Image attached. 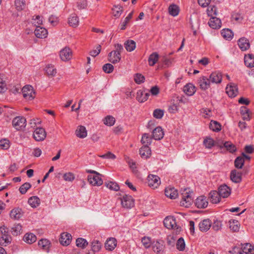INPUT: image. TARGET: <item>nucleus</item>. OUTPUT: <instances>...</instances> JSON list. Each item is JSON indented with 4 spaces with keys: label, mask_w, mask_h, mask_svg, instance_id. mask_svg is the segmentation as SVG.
Instances as JSON below:
<instances>
[{
    "label": "nucleus",
    "mask_w": 254,
    "mask_h": 254,
    "mask_svg": "<svg viewBox=\"0 0 254 254\" xmlns=\"http://www.w3.org/2000/svg\"><path fill=\"white\" fill-rule=\"evenodd\" d=\"M226 92L229 97H235L238 92L237 86L233 83H230L226 87Z\"/></svg>",
    "instance_id": "obj_11"
},
{
    "label": "nucleus",
    "mask_w": 254,
    "mask_h": 254,
    "mask_svg": "<svg viewBox=\"0 0 254 254\" xmlns=\"http://www.w3.org/2000/svg\"><path fill=\"white\" fill-rule=\"evenodd\" d=\"M209 78L212 83H220L222 81V75L221 72L215 71L211 73Z\"/></svg>",
    "instance_id": "obj_15"
},
{
    "label": "nucleus",
    "mask_w": 254,
    "mask_h": 254,
    "mask_svg": "<svg viewBox=\"0 0 254 254\" xmlns=\"http://www.w3.org/2000/svg\"><path fill=\"white\" fill-rule=\"evenodd\" d=\"M238 44L243 51L247 50L250 47L249 41L245 37L240 38L238 41Z\"/></svg>",
    "instance_id": "obj_19"
},
{
    "label": "nucleus",
    "mask_w": 254,
    "mask_h": 254,
    "mask_svg": "<svg viewBox=\"0 0 254 254\" xmlns=\"http://www.w3.org/2000/svg\"><path fill=\"white\" fill-rule=\"evenodd\" d=\"M212 225V222L209 219H205L200 222L198 225L201 232H205L209 230Z\"/></svg>",
    "instance_id": "obj_13"
},
{
    "label": "nucleus",
    "mask_w": 254,
    "mask_h": 254,
    "mask_svg": "<svg viewBox=\"0 0 254 254\" xmlns=\"http://www.w3.org/2000/svg\"><path fill=\"white\" fill-rule=\"evenodd\" d=\"M33 136L37 141H43L46 137V132L42 127H37L33 132Z\"/></svg>",
    "instance_id": "obj_6"
},
{
    "label": "nucleus",
    "mask_w": 254,
    "mask_h": 254,
    "mask_svg": "<svg viewBox=\"0 0 254 254\" xmlns=\"http://www.w3.org/2000/svg\"><path fill=\"white\" fill-rule=\"evenodd\" d=\"M195 204L197 208H204L207 206L208 203L206 197L201 195L196 199Z\"/></svg>",
    "instance_id": "obj_16"
},
{
    "label": "nucleus",
    "mask_w": 254,
    "mask_h": 254,
    "mask_svg": "<svg viewBox=\"0 0 254 254\" xmlns=\"http://www.w3.org/2000/svg\"><path fill=\"white\" fill-rule=\"evenodd\" d=\"M63 178L65 181L72 182L74 180L75 177L73 174L68 172L65 173L63 175Z\"/></svg>",
    "instance_id": "obj_64"
},
{
    "label": "nucleus",
    "mask_w": 254,
    "mask_h": 254,
    "mask_svg": "<svg viewBox=\"0 0 254 254\" xmlns=\"http://www.w3.org/2000/svg\"><path fill=\"white\" fill-rule=\"evenodd\" d=\"M184 91L187 95L191 96L195 92V87L191 84H188L184 86Z\"/></svg>",
    "instance_id": "obj_36"
},
{
    "label": "nucleus",
    "mask_w": 254,
    "mask_h": 254,
    "mask_svg": "<svg viewBox=\"0 0 254 254\" xmlns=\"http://www.w3.org/2000/svg\"><path fill=\"white\" fill-rule=\"evenodd\" d=\"M101 248V244L98 240H94L91 243L92 250L94 252H99Z\"/></svg>",
    "instance_id": "obj_54"
},
{
    "label": "nucleus",
    "mask_w": 254,
    "mask_h": 254,
    "mask_svg": "<svg viewBox=\"0 0 254 254\" xmlns=\"http://www.w3.org/2000/svg\"><path fill=\"white\" fill-rule=\"evenodd\" d=\"M22 227L19 224H14L11 229V233L14 236H17L21 233Z\"/></svg>",
    "instance_id": "obj_46"
},
{
    "label": "nucleus",
    "mask_w": 254,
    "mask_h": 254,
    "mask_svg": "<svg viewBox=\"0 0 254 254\" xmlns=\"http://www.w3.org/2000/svg\"><path fill=\"white\" fill-rule=\"evenodd\" d=\"M26 122L24 118L16 117L12 121V126L16 130H22L25 127Z\"/></svg>",
    "instance_id": "obj_4"
},
{
    "label": "nucleus",
    "mask_w": 254,
    "mask_h": 254,
    "mask_svg": "<svg viewBox=\"0 0 254 254\" xmlns=\"http://www.w3.org/2000/svg\"><path fill=\"white\" fill-rule=\"evenodd\" d=\"M60 56L63 61H68L72 58V51L70 48L65 47L60 51Z\"/></svg>",
    "instance_id": "obj_8"
},
{
    "label": "nucleus",
    "mask_w": 254,
    "mask_h": 254,
    "mask_svg": "<svg viewBox=\"0 0 254 254\" xmlns=\"http://www.w3.org/2000/svg\"><path fill=\"white\" fill-rule=\"evenodd\" d=\"M45 70L48 76H54L57 73L56 68L54 65L51 64H48L46 66Z\"/></svg>",
    "instance_id": "obj_34"
},
{
    "label": "nucleus",
    "mask_w": 254,
    "mask_h": 254,
    "mask_svg": "<svg viewBox=\"0 0 254 254\" xmlns=\"http://www.w3.org/2000/svg\"><path fill=\"white\" fill-rule=\"evenodd\" d=\"M142 144L144 145H147L151 144V138L150 137L149 134L147 133H144L143 134L142 139L141 140Z\"/></svg>",
    "instance_id": "obj_55"
},
{
    "label": "nucleus",
    "mask_w": 254,
    "mask_h": 254,
    "mask_svg": "<svg viewBox=\"0 0 254 254\" xmlns=\"http://www.w3.org/2000/svg\"><path fill=\"white\" fill-rule=\"evenodd\" d=\"M76 244L78 247L81 248L82 249L85 248L88 245V242L87 241L81 238L77 239Z\"/></svg>",
    "instance_id": "obj_53"
},
{
    "label": "nucleus",
    "mask_w": 254,
    "mask_h": 254,
    "mask_svg": "<svg viewBox=\"0 0 254 254\" xmlns=\"http://www.w3.org/2000/svg\"><path fill=\"white\" fill-rule=\"evenodd\" d=\"M223 146L230 152H234L236 150V147L230 142H225L223 143Z\"/></svg>",
    "instance_id": "obj_58"
},
{
    "label": "nucleus",
    "mask_w": 254,
    "mask_h": 254,
    "mask_svg": "<svg viewBox=\"0 0 254 254\" xmlns=\"http://www.w3.org/2000/svg\"><path fill=\"white\" fill-rule=\"evenodd\" d=\"M38 245L42 248L43 250L48 252L50 245V242L47 239H42L38 242Z\"/></svg>",
    "instance_id": "obj_35"
},
{
    "label": "nucleus",
    "mask_w": 254,
    "mask_h": 254,
    "mask_svg": "<svg viewBox=\"0 0 254 254\" xmlns=\"http://www.w3.org/2000/svg\"><path fill=\"white\" fill-rule=\"evenodd\" d=\"M133 15V11H131L128 15L125 18L124 21L121 24V29L125 30L126 28L127 24L129 22L130 20L132 18Z\"/></svg>",
    "instance_id": "obj_49"
},
{
    "label": "nucleus",
    "mask_w": 254,
    "mask_h": 254,
    "mask_svg": "<svg viewBox=\"0 0 254 254\" xmlns=\"http://www.w3.org/2000/svg\"><path fill=\"white\" fill-rule=\"evenodd\" d=\"M1 233L2 235L0 238V244L6 246L10 243L11 240V237L7 235V230L2 227H1Z\"/></svg>",
    "instance_id": "obj_9"
},
{
    "label": "nucleus",
    "mask_w": 254,
    "mask_h": 254,
    "mask_svg": "<svg viewBox=\"0 0 254 254\" xmlns=\"http://www.w3.org/2000/svg\"><path fill=\"white\" fill-rule=\"evenodd\" d=\"M243 251L246 254H254V246L250 244H246L243 248Z\"/></svg>",
    "instance_id": "obj_52"
},
{
    "label": "nucleus",
    "mask_w": 254,
    "mask_h": 254,
    "mask_svg": "<svg viewBox=\"0 0 254 254\" xmlns=\"http://www.w3.org/2000/svg\"><path fill=\"white\" fill-rule=\"evenodd\" d=\"M88 173L93 174L94 175H89L88 181L93 186H100L103 184V180L101 178V175L95 171L91 170H86Z\"/></svg>",
    "instance_id": "obj_2"
},
{
    "label": "nucleus",
    "mask_w": 254,
    "mask_h": 254,
    "mask_svg": "<svg viewBox=\"0 0 254 254\" xmlns=\"http://www.w3.org/2000/svg\"><path fill=\"white\" fill-rule=\"evenodd\" d=\"M230 178L232 182L239 183L242 181V173L236 170H233L231 172Z\"/></svg>",
    "instance_id": "obj_20"
},
{
    "label": "nucleus",
    "mask_w": 254,
    "mask_h": 254,
    "mask_svg": "<svg viewBox=\"0 0 254 254\" xmlns=\"http://www.w3.org/2000/svg\"><path fill=\"white\" fill-rule=\"evenodd\" d=\"M229 228L233 232H237L239 231L240 224L238 221L236 220H230L229 221Z\"/></svg>",
    "instance_id": "obj_31"
},
{
    "label": "nucleus",
    "mask_w": 254,
    "mask_h": 254,
    "mask_svg": "<svg viewBox=\"0 0 254 254\" xmlns=\"http://www.w3.org/2000/svg\"><path fill=\"white\" fill-rule=\"evenodd\" d=\"M161 183L160 178L155 175H149L148 176V186L153 189L157 188Z\"/></svg>",
    "instance_id": "obj_7"
},
{
    "label": "nucleus",
    "mask_w": 254,
    "mask_h": 254,
    "mask_svg": "<svg viewBox=\"0 0 254 254\" xmlns=\"http://www.w3.org/2000/svg\"><path fill=\"white\" fill-rule=\"evenodd\" d=\"M23 240L26 243L31 244L36 241L37 238L36 236L32 233L26 234L23 238Z\"/></svg>",
    "instance_id": "obj_39"
},
{
    "label": "nucleus",
    "mask_w": 254,
    "mask_h": 254,
    "mask_svg": "<svg viewBox=\"0 0 254 254\" xmlns=\"http://www.w3.org/2000/svg\"><path fill=\"white\" fill-rule=\"evenodd\" d=\"M25 0H15V5L18 10L24 9L25 7Z\"/></svg>",
    "instance_id": "obj_51"
},
{
    "label": "nucleus",
    "mask_w": 254,
    "mask_h": 254,
    "mask_svg": "<svg viewBox=\"0 0 254 254\" xmlns=\"http://www.w3.org/2000/svg\"><path fill=\"white\" fill-rule=\"evenodd\" d=\"M117 241L114 238H110L106 242L105 247L109 251H113L117 246Z\"/></svg>",
    "instance_id": "obj_23"
},
{
    "label": "nucleus",
    "mask_w": 254,
    "mask_h": 254,
    "mask_svg": "<svg viewBox=\"0 0 254 254\" xmlns=\"http://www.w3.org/2000/svg\"><path fill=\"white\" fill-rule=\"evenodd\" d=\"M164 136V132L160 127H158L153 130L152 138L155 140H160Z\"/></svg>",
    "instance_id": "obj_25"
},
{
    "label": "nucleus",
    "mask_w": 254,
    "mask_h": 254,
    "mask_svg": "<svg viewBox=\"0 0 254 254\" xmlns=\"http://www.w3.org/2000/svg\"><path fill=\"white\" fill-rule=\"evenodd\" d=\"M75 134L77 137L80 138L86 137L87 135L86 128L82 126H79L76 130Z\"/></svg>",
    "instance_id": "obj_29"
},
{
    "label": "nucleus",
    "mask_w": 254,
    "mask_h": 254,
    "mask_svg": "<svg viewBox=\"0 0 254 254\" xmlns=\"http://www.w3.org/2000/svg\"><path fill=\"white\" fill-rule=\"evenodd\" d=\"M208 24L213 29H218L221 27V22L219 18L213 16L210 18Z\"/></svg>",
    "instance_id": "obj_22"
},
{
    "label": "nucleus",
    "mask_w": 254,
    "mask_h": 254,
    "mask_svg": "<svg viewBox=\"0 0 254 254\" xmlns=\"http://www.w3.org/2000/svg\"><path fill=\"white\" fill-rule=\"evenodd\" d=\"M168 11L171 15L173 16H176L179 14L180 8L176 4H172L169 6Z\"/></svg>",
    "instance_id": "obj_33"
},
{
    "label": "nucleus",
    "mask_w": 254,
    "mask_h": 254,
    "mask_svg": "<svg viewBox=\"0 0 254 254\" xmlns=\"http://www.w3.org/2000/svg\"><path fill=\"white\" fill-rule=\"evenodd\" d=\"M105 125L108 126H113L115 123V119L112 116H107L103 119Z\"/></svg>",
    "instance_id": "obj_45"
},
{
    "label": "nucleus",
    "mask_w": 254,
    "mask_h": 254,
    "mask_svg": "<svg viewBox=\"0 0 254 254\" xmlns=\"http://www.w3.org/2000/svg\"><path fill=\"white\" fill-rule=\"evenodd\" d=\"M159 55L156 52L151 54L148 58L149 64L150 66H153L158 61Z\"/></svg>",
    "instance_id": "obj_40"
},
{
    "label": "nucleus",
    "mask_w": 254,
    "mask_h": 254,
    "mask_svg": "<svg viewBox=\"0 0 254 254\" xmlns=\"http://www.w3.org/2000/svg\"><path fill=\"white\" fill-rule=\"evenodd\" d=\"M68 23L71 26L77 27L79 23L78 17L74 14L71 15L68 18Z\"/></svg>",
    "instance_id": "obj_41"
},
{
    "label": "nucleus",
    "mask_w": 254,
    "mask_h": 254,
    "mask_svg": "<svg viewBox=\"0 0 254 254\" xmlns=\"http://www.w3.org/2000/svg\"><path fill=\"white\" fill-rule=\"evenodd\" d=\"M106 186L108 188H109L111 190H113L115 191H118L120 189L119 185L116 183L114 182H111L108 183H106Z\"/></svg>",
    "instance_id": "obj_62"
},
{
    "label": "nucleus",
    "mask_w": 254,
    "mask_h": 254,
    "mask_svg": "<svg viewBox=\"0 0 254 254\" xmlns=\"http://www.w3.org/2000/svg\"><path fill=\"white\" fill-rule=\"evenodd\" d=\"M209 194L210 201L212 203H217L220 201L221 197L218 191L216 190L211 191Z\"/></svg>",
    "instance_id": "obj_28"
},
{
    "label": "nucleus",
    "mask_w": 254,
    "mask_h": 254,
    "mask_svg": "<svg viewBox=\"0 0 254 254\" xmlns=\"http://www.w3.org/2000/svg\"><path fill=\"white\" fill-rule=\"evenodd\" d=\"M165 193L167 197L171 199L176 198L178 195V191L174 188H167L165 189Z\"/></svg>",
    "instance_id": "obj_26"
},
{
    "label": "nucleus",
    "mask_w": 254,
    "mask_h": 254,
    "mask_svg": "<svg viewBox=\"0 0 254 254\" xmlns=\"http://www.w3.org/2000/svg\"><path fill=\"white\" fill-rule=\"evenodd\" d=\"M102 69L105 72L110 73L114 70V66L111 64H106L103 66Z\"/></svg>",
    "instance_id": "obj_60"
},
{
    "label": "nucleus",
    "mask_w": 254,
    "mask_h": 254,
    "mask_svg": "<svg viewBox=\"0 0 254 254\" xmlns=\"http://www.w3.org/2000/svg\"><path fill=\"white\" fill-rule=\"evenodd\" d=\"M23 215V211L19 207L15 208L12 209L10 212V217L14 220H18L21 218Z\"/></svg>",
    "instance_id": "obj_17"
},
{
    "label": "nucleus",
    "mask_w": 254,
    "mask_h": 254,
    "mask_svg": "<svg viewBox=\"0 0 254 254\" xmlns=\"http://www.w3.org/2000/svg\"><path fill=\"white\" fill-rule=\"evenodd\" d=\"M193 192L190 191L188 189H185L181 193V205L189 207L193 202Z\"/></svg>",
    "instance_id": "obj_1"
},
{
    "label": "nucleus",
    "mask_w": 254,
    "mask_h": 254,
    "mask_svg": "<svg viewBox=\"0 0 254 254\" xmlns=\"http://www.w3.org/2000/svg\"><path fill=\"white\" fill-rule=\"evenodd\" d=\"M210 83L209 78L204 76L200 77L198 81L200 89L203 90L207 89L210 87Z\"/></svg>",
    "instance_id": "obj_14"
},
{
    "label": "nucleus",
    "mask_w": 254,
    "mask_h": 254,
    "mask_svg": "<svg viewBox=\"0 0 254 254\" xmlns=\"http://www.w3.org/2000/svg\"><path fill=\"white\" fill-rule=\"evenodd\" d=\"M125 47L127 51L131 52L133 51L136 47L135 42L131 40H128L125 43Z\"/></svg>",
    "instance_id": "obj_42"
},
{
    "label": "nucleus",
    "mask_w": 254,
    "mask_h": 254,
    "mask_svg": "<svg viewBox=\"0 0 254 254\" xmlns=\"http://www.w3.org/2000/svg\"><path fill=\"white\" fill-rule=\"evenodd\" d=\"M235 166L238 169L242 168L244 164V159L243 157L239 156L235 160Z\"/></svg>",
    "instance_id": "obj_50"
},
{
    "label": "nucleus",
    "mask_w": 254,
    "mask_h": 254,
    "mask_svg": "<svg viewBox=\"0 0 254 254\" xmlns=\"http://www.w3.org/2000/svg\"><path fill=\"white\" fill-rule=\"evenodd\" d=\"M0 147L4 150L7 149L9 147V141L6 139L0 140Z\"/></svg>",
    "instance_id": "obj_63"
},
{
    "label": "nucleus",
    "mask_w": 254,
    "mask_h": 254,
    "mask_svg": "<svg viewBox=\"0 0 254 254\" xmlns=\"http://www.w3.org/2000/svg\"><path fill=\"white\" fill-rule=\"evenodd\" d=\"M218 192L221 197L226 198L231 194V190L226 185L223 184L219 187Z\"/></svg>",
    "instance_id": "obj_12"
},
{
    "label": "nucleus",
    "mask_w": 254,
    "mask_h": 254,
    "mask_svg": "<svg viewBox=\"0 0 254 254\" xmlns=\"http://www.w3.org/2000/svg\"><path fill=\"white\" fill-rule=\"evenodd\" d=\"M121 59V56L119 54L112 51L108 55V61L113 64L119 63Z\"/></svg>",
    "instance_id": "obj_24"
},
{
    "label": "nucleus",
    "mask_w": 254,
    "mask_h": 254,
    "mask_svg": "<svg viewBox=\"0 0 254 254\" xmlns=\"http://www.w3.org/2000/svg\"><path fill=\"white\" fill-rule=\"evenodd\" d=\"M71 240V235L67 233H63L61 235L60 243L63 246L68 245Z\"/></svg>",
    "instance_id": "obj_18"
},
{
    "label": "nucleus",
    "mask_w": 254,
    "mask_h": 254,
    "mask_svg": "<svg viewBox=\"0 0 254 254\" xmlns=\"http://www.w3.org/2000/svg\"><path fill=\"white\" fill-rule=\"evenodd\" d=\"M164 249V246L163 245L162 243H160L158 241L153 243L152 246L153 251L157 253H160L161 252L163 251Z\"/></svg>",
    "instance_id": "obj_37"
},
{
    "label": "nucleus",
    "mask_w": 254,
    "mask_h": 254,
    "mask_svg": "<svg viewBox=\"0 0 254 254\" xmlns=\"http://www.w3.org/2000/svg\"><path fill=\"white\" fill-rule=\"evenodd\" d=\"M31 187V185L30 183H25L19 188V190L21 194H25Z\"/></svg>",
    "instance_id": "obj_59"
},
{
    "label": "nucleus",
    "mask_w": 254,
    "mask_h": 254,
    "mask_svg": "<svg viewBox=\"0 0 254 254\" xmlns=\"http://www.w3.org/2000/svg\"><path fill=\"white\" fill-rule=\"evenodd\" d=\"M114 16L119 17L123 11V8L121 6H115L113 9Z\"/></svg>",
    "instance_id": "obj_56"
},
{
    "label": "nucleus",
    "mask_w": 254,
    "mask_h": 254,
    "mask_svg": "<svg viewBox=\"0 0 254 254\" xmlns=\"http://www.w3.org/2000/svg\"><path fill=\"white\" fill-rule=\"evenodd\" d=\"M23 97L28 100H32L35 98V92L31 85H25L22 89Z\"/></svg>",
    "instance_id": "obj_3"
},
{
    "label": "nucleus",
    "mask_w": 254,
    "mask_h": 254,
    "mask_svg": "<svg viewBox=\"0 0 254 254\" xmlns=\"http://www.w3.org/2000/svg\"><path fill=\"white\" fill-rule=\"evenodd\" d=\"M164 225L165 227L167 229H174L176 228L177 231L179 232L180 231V228L177 227L176 219L173 216H167L166 217L163 221Z\"/></svg>",
    "instance_id": "obj_5"
},
{
    "label": "nucleus",
    "mask_w": 254,
    "mask_h": 254,
    "mask_svg": "<svg viewBox=\"0 0 254 254\" xmlns=\"http://www.w3.org/2000/svg\"><path fill=\"white\" fill-rule=\"evenodd\" d=\"M212 229L216 231H219L221 230L222 224L221 221L218 220H214L213 223H212Z\"/></svg>",
    "instance_id": "obj_47"
},
{
    "label": "nucleus",
    "mask_w": 254,
    "mask_h": 254,
    "mask_svg": "<svg viewBox=\"0 0 254 254\" xmlns=\"http://www.w3.org/2000/svg\"><path fill=\"white\" fill-rule=\"evenodd\" d=\"M34 33L37 38H44L47 36L48 32L45 28L37 26V27L34 31Z\"/></svg>",
    "instance_id": "obj_21"
},
{
    "label": "nucleus",
    "mask_w": 254,
    "mask_h": 254,
    "mask_svg": "<svg viewBox=\"0 0 254 254\" xmlns=\"http://www.w3.org/2000/svg\"><path fill=\"white\" fill-rule=\"evenodd\" d=\"M221 125L215 121H211L209 124V128L214 131H219L221 130Z\"/></svg>",
    "instance_id": "obj_43"
},
{
    "label": "nucleus",
    "mask_w": 254,
    "mask_h": 254,
    "mask_svg": "<svg viewBox=\"0 0 254 254\" xmlns=\"http://www.w3.org/2000/svg\"><path fill=\"white\" fill-rule=\"evenodd\" d=\"M121 203L124 208H130L134 206V200L130 195H126L121 199Z\"/></svg>",
    "instance_id": "obj_10"
},
{
    "label": "nucleus",
    "mask_w": 254,
    "mask_h": 254,
    "mask_svg": "<svg viewBox=\"0 0 254 254\" xmlns=\"http://www.w3.org/2000/svg\"><path fill=\"white\" fill-rule=\"evenodd\" d=\"M186 247V244L184 239L181 237L180 238L176 243V248L180 251H184Z\"/></svg>",
    "instance_id": "obj_44"
},
{
    "label": "nucleus",
    "mask_w": 254,
    "mask_h": 254,
    "mask_svg": "<svg viewBox=\"0 0 254 254\" xmlns=\"http://www.w3.org/2000/svg\"><path fill=\"white\" fill-rule=\"evenodd\" d=\"M221 34L223 37L227 40H231L233 37L232 31L229 29H223Z\"/></svg>",
    "instance_id": "obj_38"
},
{
    "label": "nucleus",
    "mask_w": 254,
    "mask_h": 254,
    "mask_svg": "<svg viewBox=\"0 0 254 254\" xmlns=\"http://www.w3.org/2000/svg\"><path fill=\"white\" fill-rule=\"evenodd\" d=\"M28 202L29 204L33 208H36L40 204V199L37 196H33L30 197Z\"/></svg>",
    "instance_id": "obj_32"
},
{
    "label": "nucleus",
    "mask_w": 254,
    "mask_h": 254,
    "mask_svg": "<svg viewBox=\"0 0 254 254\" xmlns=\"http://www.w3.org/2000/svg\"><path fill=\"white\" fill-rule=\"evenodd\" d=\"M244 62L247 67H254V56L252 54L246 55L244 58Z\"/></svg>",
    "instance_id": "obj_30"
},
{
    "label": "nucleus",
    "mask_w": 254,
    "mask_h": 254,
    "mask_svg": "<svg viewBox=\"0 0 254 254\" xmlns=\"http://www.w3.org/2000/svg\"><path fill=\"white\" fill-rule=\"evenodd\" d=\"M139 154L142 158L146 159L151 155V150L147 145H143L139 149Z\"/></svg>",
    "instance_id": "obj_27"
},
{
    "label": "nucleus",
    "mask_w": 254,
    "mask_h": 254,
    "mask_svg": "<svg viewBox=\"0 0 254 254\" xmlns=\"http://www.w3.org/2000/svg\"><path fill=\"white\" fill-rule=\"evenodd\" d=\"M203 144L207 148H212L215 144L214 141L210 137H207L203 141Z\"/></svg>",
    "instance_id": "obj_57"
},
{
    "label": "nucleus",
    "mask_w": 254,
    "mask_h": 254,
    "mask_svg": "<svg viewBox=\"0 0 254 254\" xmlns=\"http://www.w3.org/2000/svg\"><path fill=\"white\" fill-rule=\"evenodd\" d=\"M207 12L209 16H215L217 13V8L214 5H210L207 8Z\"/></svg>",
    "instance_id": "obj_48"
},
{
    "label": "nucleus",
    "mask_w": 254,
    "mask_h": 254,
    "mask_svg": "<svg viewBox=\"0 0 254 254\" xmlns=\"http://www.w3.org/2000/svg\"><path fill=\"white\" fill-rule=\"evenodd\" d=\"M164 113V110L157 109L154 111L153 115L154 118L158 119H160L163 117Z\"/></svg>",
    "instance_id": "obj_61"
}]
</instances>
